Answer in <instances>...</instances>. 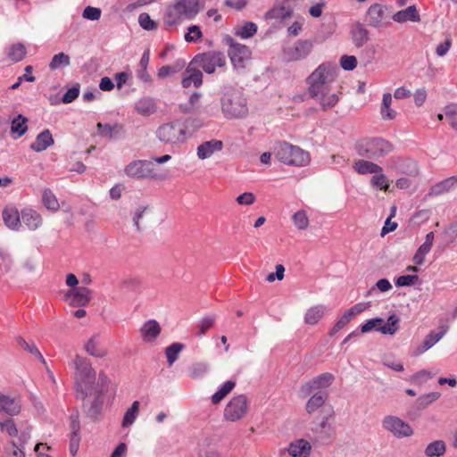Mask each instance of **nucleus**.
Returning a JSON list of instances; mask_svg holds the SVG:
<instances>
[{"label": "nucleus", "mask_w": 457, "mask_h": 457, "mask_svg": "<svg viewBox=\"0 0 457 457\" xmlns=\"http://www.w3.org/2000/svg\"><path fill=\"white\" fill-rule=\"evenodd\" d=\"M337 70L335 64L324 62L320 64L306 79L310 96L316 99L323 110L334 107L339 101L336 93H330Z\"/></svg>", "instance_id": "1"}, {"label": "nucleus", "mask_w": 457, "mask_h": 457, "mask_svg": "<svg viewBox=\"0 0 457 457\" xmlns=\"http://www.w3.org/2000/svg\"><path fill=\"white\" fill-rule=\"evenodd\" d=\"M71 365L75 370L74 380L78 396L85 400L96 386V372L91 361L80 355H76Z\"/></svg>", "instance_id": "2"}, {"label": "nucleus", "mask_w": 457, "mask_h": 457, "mask_svg": "<svg viewBox=\"0 0 457 457\" xmlns=\"http://www.w3.org/2000/svg\"><path fill=\"white\" fill-rule=\"evenodd\" d=\"M196 120L186 119L176 120L161 125L156 130L157 138L165 145L179 147L185 144L191 137L192 133L188 130Z\"/></svg>", "instance_id": "3"}, {"label": "nucleus", "mask_w": 457, "mask_h": 457, "mask_svg": "<svg viewBox=\"0 0 457 457\" xmlns=\"http://www.w3.org/2000/svg\"><path fill=\"white\" fill-rule=\"evenodd\" d=\"M275 157L290 166L303 167L310 163V154L299 146L287 142H278L274 146Z\"/></svg>", "instance_id": "4"}, {"label": "nucleus", "mask_w": 457, "mask_h": 457, "mask_svg": "<svg viewBox=\"0 0 457 457\" xmlns=\"http://www.w3.org/2000/svg\"><path fill=\"white\" fill-rule=\"evenodd\" d=\"M221 110L227 118H244L248 113L246 98L240 91H228L221 98Z\"/></svg>", "instance_id": "5"}, {"label": "nucleus", "mask_w": 457, "mask_h": 457, "mask_svg": "<svg viewBox=\"0 0 457 457\" xmlns=\"http://www.w3.org/2000/svg\"><path fill=\"white\" fill-rule=\"evenodd\" d=\"M110 383L111 380L108 376L103 371L99 372L96 386L93 387V392L89 395H94V399L89 404L84 403L86 414L90 419L96 420L101 415L104 396L108 392Z\"/></svg>", "instance_id": "6"}, {"label": "nucleus", "mask_w": 457, "mask_h": 457, "mask_svg": "<svg viewBox=\"0 0 457 457\" xmlns=\"http://www.w3.org/2000/svg\"><path fill=\"white\" fill-rule=\"evenodd\" d=\"M355 150L361 157L376 159L389 154L393 145L383 138H369L359 141Z\"/></svg>", "instance_id": "7"}, {"label": "nucleus", "mask_w": 457, "mask_h": 457, "mask_svg": "<svg viewBox=\"0 0 457 457\" xmlns=\"http://www.w3.org/2000/svg\"><path fill=\"white\" fill-rule=\"evenodd\" d=\"M224 42L228 46V54L234 68L245 69L246 62L251 59L252 52L248 46L237 43L230 36L224 37Z\"/></svg>", "instance_id": "8"}, {"label": "nucleus", "mask_w": 457, "mask_h": 457, "mask_svg": "<svg viewBox=\"0 0 457 457\" xmlns=\"http://www.w3.org/2000/svg\"><path fill=\"white\" fill-rule=\"evenodd\" d=\"M399 323L400 318L395 314L390 315L385 324L382 318L370 319L361 325V333H369L376 330L384 335L394 336L399 329Z\"/></svg>", "instance_id": "9"}, {"label": "nucleus", "mask_w": 457, "mask_h": 457, "mask_svg": "<svg viewBox=\"0 0 457 457\" xmlns=\"http://www.w3.org/2000/svg\"><path fill=\"white\" fill-rule=\"evenodd\" d=\"M191 64H196L206 73L212 74L217 67L226 65V57L224 54L216 51H210L196 54L191 61Z\"/></svg>", "instance_id": "10"}, {"label": "nucleus", "mask_w": 457, "mask_h": 457, "mask_svg": "<svg viewBox=\"0 0 457 457\" xmlns=\"http://www.w3.org/2000/svg\"><path fill=\"white\" fill-rule=\"evenodd\" d=\"M125 174L135 179H155L157 178L155 166L152 161L136 160L125 167Z\"/></svg>", "instance_id": "11"}, {"label": "nucleus", "mask_w": 457, "mask_h": 457, "mask_svg": "<svg viewBox=\"0 0 457 457\" xmlns=\"http://www.w3.org/2000/svg\"><path fill=\"white\" fill-rule=\"evenodd\" d=\"M335 377L329 372H325L314 377L309 381L301 385L299 394L305 398L314 392L325 391L334 382Z\"/></svg>", "instance_id": "12"}, {"label": "nucleus", "mask_w": 457, "mask_h": 457, "mask_svg": "<svg viewBox=\"0 0 457 457\" xmlns=\"http://www.w3.org/2000/svg\"><path fill=\"white\" fill-rule=\"evenodd\" d=\"M248 411V401L245 395L234 396L224 409V418L228 421H237L245 417Z\"/></svg>", "instance_id": "13"}, {"label": "nucleus", "mask_w": 457, "mask_h": 457, "mask_svg": "<svg viewBox=\"0 0 457 457\" xmlns=\"http://www.w3.org/2000/svg\"><path fill=\"white\" fill-rule=\"evenodd\" d=\"M382 427L396 438L409 437L413 435L412 428L397 416L388 415L382 420Z\"/></svg>", "instance_id": "14"}, {"label": "nucleus", "mask_w": 457, "mask_h": 457, "mask_svg": "<svg viewBox=\"0 0 457 457\" xmlns=\"http://www.w3.org/2000/svg\"><path fill=\"white\" fill-rule=\"evenodd\" d=\"M312 49V41L298 40L294 45L283 49V59L287 62L302 61L308 57Z\"/></svg>", "instance_id": "15"}, {"label": "nucleus", "mask_w": 457, "mask_h": 457, "mask_svg": "<svg viewBox=\"0 0 457 457\" xmlns=\"http://www.w3.org/2000/svg\"><path fill=\"white\" fill-rule=\"evenodd\" d=\"M386 7L381 4L375 3L371 4L366 13L365 21L370 27L379 29L387 24L386 21Z\"/></svg>", "instance_id": "16"}, {"label": "nucleus", "mask_w": 457, "mask_h": 457, "mask_svg": "<svg viewBox=\"0 0 457 457\" xmlns=\"http://www.w3.org/2000/svg\"><path fill=\"white\" fill-rule=\"evenodd\" d=\"M370 307V303H359L346 310L342 317L336 322L331 328L329 335L334 336L346 326L356 315L361 313Z\"/></svg>", "instance_id": "17"}, {"label": "nucleus", "mask_w": 457, "mask_h": 457, "mask_svg": "<svg viewBox=\"0 0 457 457\" xmlns=\"http://www.w3.org/2000/svg\"><path fill=\"white\" fill-rule=\"evenodd\" d=\"M447 331V326H441L439 328V331H430L427 335L423 342L413 348L412 355L419 356L427 352L428 350H429L430 348H432L437 342H439L444 337Z\"/></svg>", "instance_id": "18"}, {"label": "nucleus", "mask_w": 457, "mask_h": 457, "mask_svg": "<svg viewBox=\"0 0 457 457\" xmlns=\"http://www.w3.org/2000/svg\"><path fill=\"white\" fill-rule=\"evenodd\" d=\"M92 297V291L85 287L72 288L65 295V300L72 306H85Z\"/></svg>", "instance_id": "19"}, {"label": "nucleus", "mask_w": 457, "mask_h": 457, "mask_svg": "<svg viewBox=\"0 0 457 457\" xmlns=\"http://www.w3.org/2000/svg\"><path fill=\"white\" fill-rule=\"evenodd\" d=\"M293 14V8L287 4L286 0H276L272 8L264 14L265 20L283 21L290 18Z\"/></svg>", "instance_id": "20"}, {"label": "nucleus", "mask_w": 457, "mask_h": 457, "mask_svg": "<svg viewBox=\"0 0 457 457\" xmlns=\"http://www.w3.org/2000/svg\"><path fill=\"white\" fill-rule=\"evenodd\" d=\"M283 452H287L290 457H310L312 445L303 438H298L290 442Z\"/></svg>", "instance_id": "21"}, {"label": "nucleus", "mask_w": 457, "mask_h": 457, "mask_svg": "<svg viewBox=\"0 0 457 457\" xmlns=\"http://www.w3.org/2000/svg\"><path fill=\"white\" fill-rule=\"evenodd\" d=\"M161 331V326L155 320L145 321L139 329L141 338L145 343H154Z\"/></svg>", "instance_id": "22"}, {"label": "nucleus", "mask_w": 457, "mask_h": 457, "mask_svg": "<svg viewBox=\"0 0 457 457\" xmlns=\"http://www.w3.org/2000/svg\"><path fill=\"white\" fill-rule=\"evenodd\" d=\"M193 64L191 62L183 72L182 78V87L185 88H188L191 86L195 87H199L203 83V73L200 70L192 67Z\"/></svg>", "instance_id": "23"}, {"label": "nucleus", "mask_w": 457, "mask_h": 457, "mask_svg": "<svg viewBox=\"0 0 457 457\" xmlns=\"http://www.w3.org/2000/svg\"><path fill=\"white\" fill-rule=\"evenodd\" d=\"M392 20L397 23L420 22V14L416 5H410L405 9L400 10L393 14Z\"/></svg>", "instance_id": "24"}, {"label": "nucleus", "mask_w": 457, "mask_h": 457, "mask_svg": "<svg viewBox=\"0 0 457 457\" xmlns=\"http://www.w3.org/2000/svg\"><path fill=\"white\" fill-rule=\"evenodd\" d=\"M21 405L19 399L0 393V412L15 416L21 412Z\"/></svg>", "instance_id": "25"}, {"label": "nucleus", "mask_w": 457, "mask_h": 457, "mask_svg": "<svg viewBox=\"0 0 457 457\" xmlns=\"http://www.w3.org/2000/svg\"><path fill=\"white\" fill-rule=\"evenodd\" d=\"M223 144L220 140L212 139L199 145L196 149L197 157L200 160L210 158L214 153L222 149Z\"/></svg>", "instance_id": "26"}, {"label": "nucleus", "mask_w": 457, "mask_h": 457, "mask_svg": "<svg viewBox=\"0 0 457 457\" xmlns=\"http://www.w3.org/2000/svg\"><path fill=\"white\" fill-rule=\"evenodd\" d=\"M174 4L186 20L194 19L200 11L198 0H177Z\"/></svg>", "instance_id": "27"}, {"label": "nucleus", "mask_w": 457, "mask_h": 457, "mask_svg": "<svg viewBox=\"0 0 457 457\" xmlns=\"http://www.w3.org/2000/svg\"><path fill=\"white\" fill-rule=\"evenodd\" d=\"M84 349L89 355L96 358H104L107 354V350L102 345V342L97 335L93 336L87 340L84 345Z\"/></svg>", "instance_id": "28"}, {"label": "nucleus", "mask_w": 457, "mask_h": 457, "mask_svg": "<svg viewBox=\"0 0 457 457\" xmlns=\"http://www.w3.org/2000/svg\"><path fill=\"white\" fill-rule=\"evenodd\" d=\"M54 140L53 138L52 133L49 129H45L40 132L35 141L30 144V149L33 151L39 153L47 149L49 146L53 145Z\"/></svg>", "instance_id": "29"}, {"label": "nucleus", "mask_w": 457, "mask_h": 457, "mask_svg": "<svg viewBox=\"0 0 457 457\" xmlns=\"http://www.w3.org/2000/svg\"><path fill=\"white\" fill-rule=\"evenodd\" d=\"M23 223L29 230H36L42 224V217L32 209H24L21 211V223Z\"/></svg>", "instance_id": "30"}, {"label": "nucleus", "mask_w": 457, "mask_h": 457, "mask_svg": "<svg viewBox=\"0 0 457 457\" xmlns=\"http://www.w3.org/2000/svg\"><path fill=\"white\" fill-rule=\"evenodd\" d=\"M457 185V177L447 178L433 185L428 192V195L437 196L445 194L455 187Z\"/></svg>", "instance_id": "31"}, {"label": "nucleus", "mask_w": 457, "mask_h": 457, "mask_svg": "<svg viewBox=\"0 0 457 457\" xmlns=\"http://www.w3.org/2000/svg\"><path fill=\"white\" fill-rule=\"evenodd\" d=\"M328 397V394L326 391H319L312 393L309 400L305 404V411L307 413L312 414L318 409L322 407Z\"/></svg>", "instance_id": "32"}, {"label": "nucleus", "mask_w": 457, "mask_h": 457, "mask_svg": "<svg viewBox=\"0 0 457 457\" xmlns=\"http://www.w3.org/2000/svg\"><path fill=\"white\" fill-rule=\"evenodd\" d=\"M327 312L328 308L324 304L313 305L306 311L304 322L307 325H315L322 319Z\"/></svg>", "instance_id": "33"}, {"label": "nucleus", "mask_w": 457, "mask_h": 457, "mask_svg": "<svg viewBox=\"0 0 457 457\" xmlns=\"http://www.w3.org/2000/svg\"><path fill=\"white\" fill-rule=\"evenodd\" d=\"M369 30L361 23H357L351 30L353 44L357 47L363 46L369 41Z\"/></svg>", "instance_id": "34"}, {"label": "nucleus", "mask_w": 457, "mask_h": 457, "mask_svg": "<svg viewBox=\"0 0 457 457\" xmlns=\"http://www.w3.org/2000/svg\"><path fill=\"white\" fill-rule=\"evenodd\" d=\"M3 219L4 224L12 230H17L21 227V219L18 211L14 208H6L3 211Z\"/></svg>", "instance_id": "35"}, {"label": "nucleus", "mask_w": 457, "mask_h": 457, "mask_svg": "<svg viewBox=\"0 0 457 457\" xmlns=\"http://www.w3.org/2000/svg\"><path fill=\"white\" fill-rule=\"evenodd\" d=\"M135 109L143 116H150L156 112V103L151 97H144L136 103Z\"/></svg>", "instance_id": "36"}, {"label": "nucleus", "mask_w": 457, "mask_h": 457, "mask_svg": "<svg viewBox=\"0 0 457 457\" xmlns=\"http://www.w3.org/2000/svg\"><path fill=\"white\" fill-rule=\"evenodd\" d=\"M184 20L186 19L174 4L167 8L163 18L164 24L168 27L176 26L181 23Z\"/></svg>", "instance_id": "37"}, {"label": "nucleus", "mask_w": 457, "mask_h": 457, "mask_svg": "<svg viewBox=\"0 0 457 457\" xmlns=\"http://www.w3.org/2000/svg\"><path fill=\"white\" fill-rule=\"evenodd\" d=\"M354 170L359 174H377L382 171V168L370 161L359 160L353 164Z\"/></svg>", "instance_id": "38"}, {"label": "nucleus", "mask_w": 457, "mask_h": 457, "mask_svg": "<svg viewBox=\"0 0 457 457\" xmlns=\"http://www.w3.org/2000/svg\"><path fill=\"white\" fill-rule=\"evenodd\" d=\"M445 452L446 445L443 440H436L429 443L424 450L427 457H441Z\"/></svg>", "instance_id": "39"}, {"label": "nucleus", "mask_w": 457, "mask_h": 457, "mask_svg": "<svg viewBox=\"0 0 457 457\" xmlns=\"http://www.w3.org/2000/svg\"><path fill=\"white\" fill-rule=\"evenodd\" d=\"M97 131L99 135L103 137L112 138L122 132V126L115 123L113 125L111 124H103L101 122L96 125Z\"/></svg>", "instance_id": "40"}, {"label": "nucleus", "mask_w": 457, "mask_h": 457, "mask_svg": "<svg viewBox=\"0 0 457 457\" xmlns=\"http://www.w3.org/2000/svg\"><path fill=\"white\" fill-rule=\"evenodd\" d=\"M392 96L390 93H385L382 98V104L380 108V114L383 120H394L396 117L397 112L392 109Z\"/></svg>", "instance_id": "41"}, {"label": "nucleus", "mask_w": 457, "mask_h": 457, "mask_svg": "<svg viewBox=\"0 0 457 457\" xmlns=\"http://www.w3.org/2000/svg\"><path fill=\"white\" fill-rule=\"evenodd\" d=\"M236 382L228 380L224 382L212 396V403L218 404L220 403L235 387Z\"/></svg>", "instance_id": "42"}, {"label": "nucleus", "mask_w": 457, "mask_h": 457, "mask_svg": "<svg viewBox=\"0 0 457 457\" xmlns=\"http://www.w3.org/2000/svg\"><path fill=\"white\" fill-rule=\"evenodd\" d=\"M27 122L28 119L22 114L17 115L11 122V132L18 137L23 136L28 130Z\"/></svg>", "instance_id": "43"}, {"label": "nucleus", "mask_w": 457, "mask_h": 457, "mask_svg": "<svg viewBox=\"0 0 457 457\" xmlns=\"http://www.w3.org/2000/svg\"><path fill=\"white\" fill-rule=\"evenodd\" d=\"M42 202L46 209L53 212H56L60 207L55 195L48 188H46L42 193Z\"/></svg>", "instance_id": "44"}, {"label": "nucleus", "mask_w": 457, "mask_h": 457, "mask_svg": "<svg viewBox=\"0 0 457 457\" xmlns=\"http://www.w3.org/2000/svg\"><path fill=\"white\" fill-rule=\"evenodd\" d=\"M27 54L26 47L21 43H17L9 48L7 56L13 62L21 61Z\"/></svg>", "instance_id": "45"}, {"label": "nucleus", "mask_w": 457, "mask_h": 457, "mask_svg": "<svg viewBox=\"0 0 457 457\" xmlns=\"http://www.w3.org/2000/svg\"><path fill=\"white\" fill-rule=\"evenodd\" d=\"M185 64V60H178L173 65L162 66L158 70L157 75L162 79L166 78L171 74L180 71L184 68Z\"/></svg>", "instance_id": "46"}, {"label": "nucleus", "mask_w": 457, "mask_h": 457, "mask_svg": "<svg viewBox=\"0 0 457 457\" xmlns=\"http://www.w3.org/2000/svg\"><path fill=\"white\" fill-rule=\"evenodd\" d=\"M257 25L254 22L247 21L235 30V34L244 39L253 37L257 32Z\"/></svg>", "instance_id": "47"}, {"label": "nucleus", "mask_w": 457, "mask_h": 457, "mask_svg": "<svg viewBox=\"0 0 457 457\" xmlns=\"http://www.w3.org/2000/svg\"><path fill=\"white\" fill-rule=\"evenodd\" d=\"M139 402L134 401L131 404V406L126 411L123 420H122V427H129L134 423L136 420L138 411H139Z\"/></svg>", "instance_id": "48"}, {"label": "nucleus", "mask_w": 457, "mask_h": 457, "mask_svg": "<svg viewBox=\"0 0 457 457\" xmlns=\"http://www.w3.org/2000/svg\"><path fill=\"white\" fill-rule=\"evenodd\" d=\"M71 64V58L68 54L64 53H59L53 56L50 63L49 69L51 71H55L60 69L61 67H66Z\"/></svg>", "instance_id": "49"}, {"label": "nucleus", "mask_w": 457, "mask_h": 457, "mask_svg": "<svg viewBox=\"0 0 457 457\" xmlns=\"http://www.w3.org/2000/svg\"><path fill=\"white\" fill-rule=\"evenodd\" d=\"M181 343H173L165 350V354L169 366H171L178 359L179 353L184 349Z\"/></svg>", "instance_id": "50"}, {"label": "nucleus", "mask_w": 457, "mask_h": 457, "mask_svg": "<svg viewBox=\"0 0 457 457\" xmlns=\"http://www.w3.org/2000/svg\"><path fill=\"white\" fill-rule=\"evenodd\" d=\"M17 343L24 350H26L27 352H29V353L34 355L36 358H37L42 362H45V359H44L43 355L41 354L40 351L38 350V348L36 346V345L34 343H31V344L28 343L22 337H18Z\"/></svg>", "instance_id": "51"}, {"label": "nucleus", "mask_w": 457, "mask_h": 457, "mask_svg": "<svg viewBox=\"0 0 457 457\" xmlns=\"http://www.w3.org/2000/svg\"><path fill=\"white\" fill-rule=\"evenodd\" d=\"M209 367L205 362H196L189 368L190 377L196 379L203 378L208 372Z\"/></svg>", "instance_id": "52"}, {"label": "nucleus", "mask_w": 457, "mask_h": 457, "mask_svg": "<svg viewBox=\"0 0 457 457\" xmlns=\"http://www.w3.org/2000/svg\"><path fill=\"white\" fill-rule=\"evenodd\" d=\"M295 226L301 230L306 229L309 226V219L304 211H298L293 215Z\"/></svg>", "instance_id": "53"}, {"label": "nucleus", "mask_w": 457, "mask_h": 457, "mask_svg": "<svg viewBox=\"0 0 457 457\" xmlns=\"http://www.w3.org/2000/svg\"><path fill=\"white\" fill-rule=\"evenodd\" d=\"M432 245L423 243L417 250L413 256V262L417 265H421L425 261V256L430 252Z\"/></svg>", "instance_id": "54"}, {"label": "nucleus", "mask_w": 457, "mask_h": 457, "mask_svg": "<svg viewBox=\"0 0 457 457\" xmlns=\"http://www.w3.org/2000/svg\"><path fill=\"white\" fill-rule=\"evenodd\" d=\"M331 431H332L331 426L328 424V419H326V418H324L320 421L318 428L315 429V432L320 434L318 436V437L320 440L330 438Z\"/></svg>", "instance_id": "55"}, {"label": "nucleus", "mask_w": 457, "mask_h": 457, "mask_svg": "<svg viewBox=\"0 0 457 457\" xmlns=\"http://www.w3.org/2000/svg\"><path fill=\"white\" fill-rule=\"evenodd\" d=\"M139 25L145 30H154L157 29V23L153 21L146 12H142L138 16Z\"/></svg>", "instance_id": "56"}, {"label": "nucleus", "mask_w": 457, "mask_h": 457, "mask_svg": "<svg viewBox=\"0 0 457 457\" xmlns=\"http://www.w3.org/2000/svg\"><path fill=\"white\" fill-rule=\"evenodd\" d=\"M0 429L6 432L10 436H16L18 435L17 427L12 419H5L0 421Z\"/></svg>", "instance_id": "57"}, {"label": "nucleus", "mask_w": 457, "mask_h": 457, "mask_svg": "<svg viewBox=\"0 0 457 457\" xmlns=\"http://www.w3.org/2000/svg\"><path fill=\"white\" fill-rule=\"evenodd\" d=\"M445 115L451 127L457 129V104L447 105L445 108Z\"/></svg>", "instance_id": "58"}, {"label": "nucleus", "mask_w": 457, "mask_h": 457, "mask_svg": "<svg viewBox=\"0 0 457 457\" xmlns=\"http://www.w3.org/2000/svg\"><path fill=\"white\" fill-rule=\"evenodd\" d=\"M203 33L201 29L197 25H191L187 29V33L185 35V40L187 42H196L202 38Z\"/></svg>", "instance_id": "59"}, {"label": "nucleus", "mask_w": 457, "mask_h": 457, "mask_svg": "<svg viewBox=\"0 0 457 457\" xmlns=\"http://www.w3.org/2000/svg\"><path fill=\"white\" fill-rule=\"evenodd\" d=\"M214 316H206L203 318L198 324L197 336L204 335L214 324Z\"/></svg>", "instance_id": "60"}, {"label": "nucleus", "mask_w": 457, "mask_h": 457, "mask_svg": "<svg viewBox=\"0 0 457 457\" xmlns=\"http://www.w3.org/2000/svg\"><path fill=\"white\" fill-rule=\"evenodd\" d=\"M440 393L438 392H430L428 394H425L419 397L418 399V404L421 408L427 407L428 404L432 403L433 402L436 401L440 397Z\"/></svg>", "instance_id": "61"}, {"label": "nucleus", "mask_w": 457, "mask_h": 457, "mask_svg": "<svg viewBox=\"0 0 457 457\" xmlns=\"http://www.w3.org/2000/svg\"><path fill=\"white\" fill-rule=\"evenodd\" d=\"M371 185L382 190H387L389 184L386 177L384 174L377 173L371 179Z\"/></svg>", "instance_id": "62"}, {"label": "nucleus", "mask_w": 457, "mask_h": 457, "mask_svg": "<svg viewBox=\"0 0 457 457\" xmlns=\"http://www.w3.org/2000/svg\"><path fill=\"white\" fill-rule=\"evenodd\" d=\"M102 11L100 8L87 6L83 12L82 17L89 21H98L101 18Z\"/></svg>", "instance_id": "63"}, {"label": "nucleus", "mask_w": 457, "mask_h": 457, "mask_svg": "<svg viewBox=\"0 0 457 457\" xmlns=\"http://www.w3.org/2000/svg\"><path fill=\"white\" fill-rule=\"evenodd\" d=\"M140 284V280L137 278L129 277L120 282V287L126 290L136 291L139 288Z\"/></svg>", "instance_id": "64"}]
</instances>
